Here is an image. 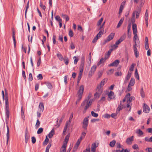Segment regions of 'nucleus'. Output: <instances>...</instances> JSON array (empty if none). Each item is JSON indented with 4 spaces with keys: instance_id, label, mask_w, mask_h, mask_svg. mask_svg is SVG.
Here are the masks:
<instances>
[{
    "instance_id": "nucleus-3",
    "label": "nucleus",
    "mask_w": 152,
    "mask_h": 152,
    "mask_svg": "<svg viewBox=\"0 0 152 152\" xmlns=\"http://www.w3.org/2000/svg\"><path fill=\"white\" fill-rule=\"evenodd\" d=\"M84 88L83 85H82L79 87L77 92V99L76 101V104H77L79 102L82 98L83 93L84 91Z\"/></svg>"
},
{
    "instance_id": "nucleus-16",
    "label": "nucleus",
    "mask_w": 152,
    "mask_h": 152,
    "mask_svg": "<svg viewBox=\"0 0 152 152\" xmlns=\"http://www.w3.org/2000/svg\"><path fill=\"white\" fill-rule=\"evenodd\" d=\"M98 146V145H96L95 143H93L91 145V151L92 152H95L96 148Z\"/></svg>"
},
{
    "instance_id": "nucleus-61",
    "label": "nucleus",
    "mask_w": 152,
    "mask_h": 152,
    "mask_svg": "<svg viewBox=\"0 0 152 152\" xmlns=\"http://www.w3.org/2000/svg\"><path fill=\"white\" fill-rule=\"evenodd\" d=\"M118 47V45H116L115 43V44H114V45H113L111 46L112 49L113 50H114V49H116Z\"/></svg>"
},
{
    "instance_id": "nucleus-17",
    "label": "nucleus",
    "mask_w": 152,
    "mask_h": 152,
    "mask_svg": "<svg viewBox=\"0 0 152 152\" xmlns=\"http://www.w3.org/2000/svg\"><path fill=\"white\" fill-rule=\"evenodd\" d=\"M39 110L40 112H42L44 109V106L42 102H40L39 103Z\"/></svg>"
},
{
    "instance_id": "nucleus-36",
    "label": "nucleus",
    "mask_w": 152,
    "mask_h": 152,
    "mask_svg": "<svg viewBox=\"0 0 152 152\" xmlns=\"http://www.w3.org/2000/svg\"><path fill=\"white\" fill-rule=\"evenodd\" d=\"M140 94H141V96L142 98H143L145 97V94L143 91V88H142L141 89L140 91Z\"/></svg>"
},
{
    "instance_id": "nucleus-59",
    "label": "nucleus",
    "mask_w": 152,
    "mask_h": 152,
    "mask_svg": "<svg viewBox=\"0 0 152 152\" xmlns=\"http://www.w3.org/2000/svg\"><path fill=\"white\" fill-rule=\"evenodd\" d=\"M28 79H29V80L30 81H32L33 80V77H32V75L31 73H30L29 74Z\"/></svg>"
},
{
    "instance_id": "nucleus-19",
    "label": "nucleus",
    "mask_w": 152,
    "mask_h": 152,
    "mask_svg": "<svg viewBox=\"0 0 152 152\" xmlns=\"http://www.w3.org/2000/svg\"><path fill=\"white\" fill-rule=\"evenodd\" d=\"M7 133L6 134V137H7V143L6 144L7 145L8 144V141L10 137V135H9V127L8 125L7 126Z\"/></svg>"
},
{
    "instance_id": "nucleus-57",
    "label": "nucleus",
    "mask_w": 152,
    "mask_h": 152,
    "mask_svg": "<svg viewBox=\"0 0 152 152\" xmlns=\"http://www.w3.org/2000/svg\"><path fill=\"white\" fill-rule=\"evenodd\" d=\"M78 146H79L76 145H75L73 149V152H75L76 151L78 147Z\"/></svg>"
},
{
    "instance_id": "nucleus-41",
    "label": "nucleus",
    "mask_w": 152,
    "mask_h": 152,
    "mask_svg": "<svg viewBox=\"0 0 152 152\" xmlns=\"http://www.w3.org/2000/svg\"><path fill=\"white\" fill-rule=\"evenodd\" d=\"M91 113L92 115L94 117H97L98 116L97 113H94L93 111H92Z\"/></svg>"
},
{
    "instance_id": "nucleus-34",
    "label": "nucleus",
    "mask_w": 152,
    "mask_h": 152,
    "mask_svg": "<svg viewBox=\"0 0 152 152\" xmlns=\"http://www.w3.org/2000/svg\"><path fill=\"white\" fill-rule=\"evenodd\" d=\"M61 16L64 18L66 19V22L69 20V18L67 15L64 14H62Z\"/></svg>"
},
{
    "instance_id": "nucleus-54",
    "label": "nucleus",
    "mask_w": 152,
    "mask_h": 152,
    "mask_svg": "<svg viewBox=\"0 0 152 152\" xmlns=\"http://www.w3.org/2000/svg\"><path fill=\"white\" fill-rule=\"evenodd\" d=\"M132 148L134 149L137 150L138 149V145L136 144H135L132 146Z\"/></svg>"
},
{
    "instance_id": "nucleus-10",
    "label": "nucleus",
    "mask_w": 152,
    "mask_h": 152,
    "mask_svg": "<svg viewBox=\"0 0 152 152\" xmlns=\"http://www.w3.org/2000/svg\"><path fill=\"white\" fill-rule=\"evenodd\" d=\"M126 37V35L124 34L117 41L115 44L116 45H119L122 42L125 38Z\"/></svg>"
},
{
    "instance_id": "nucleus-33",
    "label": "nucleus",
    "mask_w": 152,
    "mask_h": 152,
    "mask_svg": "<svg viewBox=\"0 0 152 152\" xmlns=\"http://www.w3.org/2000/svg\"><path fill=\"white\" fill-rule=\"evenodd\" d=\"M15 33L13 31L12 32V38L13 40V43L14 44V45L15 47L16 46V40L15 38Z\"/></svg>"
},
{
    "instance_id": "nucleus-38",
    "label": "nucleus",
    "mask_w": 152,
    "mask_h": 152,
    "mask_svg": "<svg viewBox=\"0 0 152 152\" xmlns=\"http://www.w3.org/2000/svg\"><path fill=\"white\" fill-rule=\"evenodd\" d=\"M130 96V94L129 93L128 94L125 96L124 98L123 99V102H125L126 100L127 99H128L129 96Z\"/></svg>"
},
{
    "instance_id": "nucleus-51",
    "label": "nucleus",
    "mask_w": 152,
    "mask_h": 152,
    "mask_svg": "<svg viewBox=\"0 0 152 152\" xmlns=\"http://www.w3.org/2000/svg\"><path fill=\"white\" fill-rule=\"evenodd\" d=\"M144 2H145V0H140V4L139 7H140L141 9V7H142V6L143 5V4H144Z\"/></svg>"
},
{
    "instance_id": "nucleus-24",
    "label": "nucleus",
    "mask_w": 152,
    "mask_h": 152,
    "mask_svg": "<svg viewBox=\"0 0 152 152\" xmlns=\"http://www.w3.org/2000/svg\"><path fill=\"white\" fill-rule=\"evenodd\" d=\"M66 146L65 145H63L60 149V152H66Z\"/></svg>"
},
{
    "instance_id": "nucleus-60",
    "label": "nucleus",
    "mask_w": 152,
    "mask_h": 152,
    "mask_svg": "<svg viewBox=\"0 0 152 152\" xmlns=\"http://www.w3.org/2000/svg\"><path fill=\"white\" fill-rule=\"evenodd\" d=\"M130 78V77L127 75L124 81V83H127L128 81L129 80Z\"/></svg>"
},
{
    "instance_id": "nucleus-48",
    "label": "nucleus",
    "mask_w": 152,
    "mask_h": 152,
    "mask_svg": "<svg viewBox=\"0 0 152 152\" xmlns=\"http://www.w3.org/2000/svg\"><path fill=\"white\" fill-rule=\"evenodd\" d=\"M129 100L127 101H128L129 102H131L132 100H134V96H132L130 97H129L128 98Z\"/></svg>"
},
{
    "instance_id": "nucleus-31",
    "label": "nucleus",
    "mask_w": 152,
    "mask_h": 152,
    "mask_svg": "<svg viewBox=\"0 0 152 152\" xmlns=\"http://www.w3.org/2000/svg\"><path fill=\"white\" fill-rule=\"evenodd\" d=\"M145 21H148V12L147 10L146 11L145 15Z\"/></svg>"
},
{
    "instance_id": "nucleus-8",
    "label": "nucleus",
    "mask_w": 152,
    "mask_h": 152,
    "mask_svg": "<svg viewBox=\"0 0 152 152\" xmlns=\"http://www.w3.org/2000/svg\"><path fill=\"white\" fill-rule=\"evenodd\" d=\"M137 44L134 43L133 45V50L134 52V53L135 55V56L136 58L138 57L139 56V53L138 52L137 50V45H138Z\"/></svg>"
},
{
    "instance_id": "nucleus-50",
    "label": "nucleus",
    "mask_w": 152,
    "mask_h": 152,
    "mask_svg": "<svg viewBox=\"0 0 152 152\" xmlns=\"http://www.w3.org/2000/svg\"><path fill=\"white\" fill-rule=\"evenodd\" d=\"M99 28H97L98 30H103V32L104 31V28H103V26L102 25H100L99 26Z\"/></svg>"
},
{
    "instance_id": "nucleus-58",
    "label": "nucleus",
    "mask_w": 152,
    "mask_h": 152,
    "mask_svg": "<svg viewBox=\"0 0 152 152\" xmlns=\"http://www.w3.org/2000/svg\"><path fill=\"white\" fill-rule=\"evenodd\" d=\"M56 36L55 35H53V43L54 44H56Z\"/></svg>"
},
{
    "instance_id": "nucleus-49",
    "label": "nucleus",
    "mask_w": 152,
    "mask_h": 152,
    "mask_svg": "<svg viewBox=\"0 0 152 152\" xmlns=\"http://www.w3.org/2000/svg\"><path fill=\"white\" fill-rule=\"evenodd\" d=\"M55 19L57 21H58L59 22L60 21H62V20L61 19L60 17L58 15L56 16L55 17Z\"/></svg>"
},
{
    "instance_id": "nucleus-40",
    "label": "nucleus",
    "mask_w": 152,
    "mask_h": 152,
    "mask_svg": "<svg viewBox=\"0 0 152 152\" xmlns=\"http://www.w3.org/2000/svg\"><path fill=\"white\" fill-rule=\"evenodd\" d=\"M103 20V18H102L98 21L97 23V25L98 26H99L100 25H101V23H102Z\"/></svg>"
},
{
    "instance_id": "nucleus-56",
    "label": "nucleus",
    "mask_w": 152,
    "mask_h": 152,
    "mask_svg": "<svg viewBox=\"0 0 152 152\" xmlns=\"http://www.w3.org/2000/svg\"><path fill=\"white\" fill-rule=\"evenodd\" d=\"M135 65V64H132L131 67L129 69V70L131 72H132V71H133V69Z\"/></svg>"
},
{
    "instance_id": "nucleus-35",
    "label": "nucleus",
    "mask_w": 152,
    "mask_h": 152,
    "mask_svg": "<svg viewBox=\"0 0 152 152\" xmlns=\"http://www.w3.org/2000/svg\"><path fill=\"white\" fill-rule=\"evenodd\" d=\"M40 122L39 121L38 119H37V122L35 124V126L36 128H38L40 126Z\"/></svg>"
},
{
    "instance_id": "nucleus-4",
    "label": "nucleus",
    "mask_w": 152,
    "mask_h": 152,
    "mask_svg": "<svg viewBox=\"0 0 152 152\" xmlns=\"http://www.w3.org/2000/svg\"><path fill=\"white\" fill-rule=\"evenodd\" d=\"M84 88L83 85H82L79 87L77 92V99L76 101V104H77L79 102L82 98L83 93L84 91Z\"/></svg>"
},
{
    "instance_id": "nucleus-63",
    "label": "nucleus",
    "mask_w": 152,
    "mask_h": 152,
    "mask_svg": "<svg viewBox=\"0 0 152 152\" xmlns=\"http://www.w3.org/2000/svg\"><path fill=\"white\" fill-rule=\"evenodd\" d=\"M110 116L108 114H106L105 115H104L103 117L105 118H109L110 117Z\"/></svg>"
},
{
    "instance_id": "nucleus-44",
    "label": "nucleus",
    "mask_w": 152,
    "mask_h": 152,
    "mask_svg": "<svg viewBox=\"0 0 152 152\" xmlns=\"http://www.w3.org/2000/svg\"><path fill=\"white\" fill-rule=\"evenodd\" d=\"M69 35L70 37H72L73 36V32L71 29L69 30Z\"/></svg>"
},
{
    "instance_id": "nucleus-29",
    "label": "nucleus",
    "mask_w": 152,
    "mask_h": 152,
    "mask_svg": "<svg viewBox=\"0 0 152 152\" xmlns=\"http://www.w3.org/2000/svg\"><path fill=\"white\" fill-rule=\"evenodd\" d=\"M124 20V18H122L119 21V22H118V25L117 26V28H119L121 25L122 24V23L123 21Z\"/></svg>"
},
{
    "instance_id": "nucleus-27",
    "label": "nucleus",
    "mask_w": 152,
    "mask_h": 152,
    "mask_svg": "<svg viewBox=\"0 0 152 152\" xmlns=\"http://www.w3.org/2000/svg\"><path fill=\"white\" fill-rule=\"evenodd\" d=\"M5 112L6 115V120H8V119L9 118L10 114L9 109H5Z\"/></svg>"
},
{
    "instance_id": "nucleus-46",
    "label": "nucleus",
    "mask_w": 152,
    "mask_h": 152,
    "mask_svg": "<svg viewBox=\"0 0 152 152\" xmlns=\"http://www.w3.org/2000/svg\"><path fill=\"white\" fill-rule=\"evenodd\" d=\"M114 71L113 69H111L107 72V74L108 75H111L113 73Z\"/></svg>"
},
{
    "instance_id": "nucleus-6",
    "label": "nucleus",
    "mask_w": 152,
    "mask_h": 152,
    "mask_svg": "<svg viewBox=\"0 0 152 152\" xmlns=\"http://www.w3.org/2000/svg\"><path fill=\"white\" fill-rule=\"evenodd\" d=\"M88 120L87 117L85 118L83 122L82 128L85 129L86 130L88 126Z\"/></svg>"
},
{
    "instance_id": "nucleus-30",
    "label": "nucleus",
    "mask_w": 152,
    "mask_h": 152,
    "mask_svg": "<svg viewBox=\"0 0 152 152\" xmlns=\"http://www.w3.org/2000/svg\"><path fill=\"white\" fill-rule=\"evenodd\" d=\"M5 109H9V102L8 99L5 98Z\"/></svg>"
},
{
    "instance_id": "nucleus-43",
    "label": "nucleus",
    "mask_w": 152,
    "mask_h": 152,
    "mask_svg": "<svg viewBox=\"0 0 152 152\" xmlns=\"http://www.w3.org/2000/svg\"><path fill=\"white\" fill-rule=\"evenodd\" d=\"M96 66L95 65H94L91 67V70L92 71H93L94 72L96 70Z\"/></svg>"
},
{
    "instance_id": "nucleus-21",
    "label": "nucleus",
    "mask_w": 152,
    "mask_h": 152,
    "mask_svg": "<svg viewBox=\"0 0 152 152\" xmlns=\"http://www.w3.org/2000/svg\"><path fill=\"white\" fill-rule=\"evenodd\" d=\"M55 134V130L54 129H52L50 132L48 134V136L50 138H51Z\"/></svg>"
},
{
    "instance_id": "nucleus-45",
    "label": "nucleus",
    "mask_w": 152,
    "mask_h": 152,
    "mask_svg": "<svg viewBox=\"0 0 152 152\" xmlns=\"http://www.w3.org/2000/svg\"><path fill=\"white\" fill-rule=\"evenodd\" d=\"M135 76L136 77V78L138 79L139 80V76L137 72V69H136L135 73Z\"/></svg>"
},
{
    "instance_id": "nucleus-37",
    "label": "nucleus",
    "mask_w": 152,
    "mask_h": 152,
    "mask_svg": "<svg viewBox=\"0 0 152 152\" xmlns=\"http://www.w3.org/2000/svg\"><path fill=\"white\" fill-rule=\"evenodd\" d=\"M116 141L115 140H113L110 142V145L111 147H113Z\"/></svg>"
},
{
    "instance_id": "nucleus-25",
    "label": "nucleus",
    "mask_w": 152,
    "mask_h": 152,
    "mask_svg": "<svg viewBox=\"0 0 152 152\" xmlns=\"http://www.w3.org/2000/svg\"><path fill=\"white\" fill-rule=\"evenodd\" d=\"M135 133L139 134L140 136L142 135L143 134V132L140 129H137L135 132Z\"/></svg>"
},
{
    "instance_id": "nucleus-22",
    "label": "nucleus",
    "mask_w": 152,
    "mask_h": 152,
    "mask_svg": "<svg viewBox=\"0 0 152 152\" xmlns=\"http://www.w3.org/2000/svg\"><path fill=\"white\" fill-rule=\"evenodd\" d=\"M107 58L106 57V56L104 58H102L100 60V61H99L98 64V65L99 66L100 64L104 63L105 60Z\"/></svg>"
},
{
    "instance_id": "nucleus-14",
    "label": "nucleus",
    "mask_w": 152,
    "mask_h": 152,
    "mask_svg": "<svg viewBox=\"0 0 152 152\" xmlns=\"http://www.w3.org/2000/svg\"><path fill=\"white\" fill-rule=\"evenodd\" d=\"M132 28L133 34H137V31L136 24L135 23H133L132 25Z\"/></svg>"
},
{
    "instance_id": "nucleus-12",
    "label": "nucleus",
    "mask_w": 152,
    "mask_h": 152,
    "mask_svg": "<svg viewBox=\"0 0 152 152\" xmlns=\"http://www.w3.org/2000/svg\"><path fill=\"white\" fill-rule=\"evenodd\" d=\"M134 36L133 37V41H134V43L137 44H139V45L140 46V42H139V40H138L137 41V39H138V37L137 35V34H134Z\"/></svg>"
},
{
    "instance_id": "nucleus-39",
    "label": "nucleus",
    "mask_w": 152,
    "mask_h": 152,
    "mask_svg": "<svg viewBox=\"0 0 152 152\" xmlns=\"http://www.w3.org/2000/svg\"><path fill=\"white\" fill-rule=\"evenodd\" d=\"M51 145L50 143H49L47 147H46V150L45 151V152H49V149L50 148L51 146Z\"/></svg>"
},
{
    "instance_id": "nucleus-13",
    "label": "nucleus",
    "mask_w": 152,
    "mask_h": 152,
    "mask_svg": "<svg viewBox=\"0 0 152 152\" xmlns=\"http://www.w3.org/2000/svg\"><path fill=\"white\" fill-rule=\"evenodd\" d=\"M134 136H132L131 137L127 138L126 140V143L128 145H131L132 143V142L133 141V138Z\"/></svg>"
},
{
    "instance_id": "nucleus-28",
    "label": "nucleus",
    "mask_w": 152,
    "mask_h": 152,
    "mask_svg": "<svg viewBox=\"0 0 152 152\" xmlns=\"http://www.w3.org/2000/svg\"><path fill=\"white\" fill-rule=\"evenodd\" d=\"M134 84V79L133 78H132L131 79L130 82L129 83L128 85L129 86H133Z\"/></svg>"
},
{
    "instance_id": "nucleus-18",
    "label": "nucleus",
    "mask_w": 152,
    "mask_h": 152,
    "mask_svg": "<svg viewBox=\"0 0 152 152\" xmlns=\"http://www.w3.org/2000/svg\"><path fill=\"white\" fill-rule=\"evenodd\" d=\"M119 63V61L118 60H115L114 62H113L112 63L110 64L109 65V66H116Z\"/></svg>"
},
{
    "instance_id": "nucleus-2",
    "label": "nucleus",
    "mask_w": 152,
    "mask_h": 152,
    "mask_svg": "<svg viewBox=\"0 0 152 152\" xmlns=\"http://www.w3.org/2000/svg\"><path fill=\"white\" fill-rule=\"evenodd\" d=\"M91 97V95L90 94L88 96L87 98L81 104V106H85L84 108V110L83 111V113H85L87 109L89 107L91 104L92 100L90 99Z\"/></svg>"
},
{
    "instance_id": "nucleus-42",
    "label": "nucleus",
    "mask_w": 152,
    "mask_h": 152,
    "mask_svg": "<svg viewBox=\"0 0 152 152\" xmlns=\"http://www.w3.org/2000/svg\"><path fill=\"white\" fill-rule=\"evenodd\" d=\"M43 130V128H39L38 129V130L37 131V133L38 134H40L42 132Z\"/></svg>"
},
{
    "instance_id": "nucleus-32",
    "label": "nucleus",
    "mask_w": 152,
    "mask_h": 152,
    "mask_svg": "<svg viewBox=\"0 0 152 152\" xmlns=\"http://www.w3.org/2000/svg\"><path fill=\"white\" fill-rule=\"evenodd\" d=\"M57 56L59 59L61 61H62L64 60L63 57L62 55L60 53H58L57 54Z\"/></svg>"
},
{
    "instance_id": "nucleus-20",
    "label": "nucleus",
    "mask_w": 152,
    "mask_h": 152,
    "mask_svg": "<svg viewBox=\"0 0 152 152\" xmlns=\"http://www.w3.org/2000/svg\"><path fill=\"white\" fill-rule=\"evenodd\" d=\"M121 101L120 102V105L118 106V108H117L116 111V113H118L119 112L120 110H121L123 107V105L121 104Z\"/></svg>"
},
{
    "instance_id": "nucleus-11",
    "label": "nucleus",
    "mask_w": 152,
    "mask_h": 152,
    "mask_svg": "<svg viewBox=\"0 0 152 152\" xmlns=\"http://www.w3.org/2000/svg\"><path fill=\"white\" fill-rule=\"evenodd\" d=\"M144 106L143 108V111L145 113H148L150 110V107L145 104H144Z\"/></svg>"
},
{
    "instance_id": "nucleus-15",
    "label": "nucleus",
    "mask_w": 152,
    "mask_h": 152,
    "mask_svg": "<svg viewBox=\"0 0 152 152\" xmlns=\"http://www.w3.org/2000/svg\"><path fill=\"white\" fill-rule=\"evenodd\" d=\"M70 137V134H68L66 137L63 145H65L67 146V144L69 140V138Z\"/></svg>"
},
{
    "instance_id": "nucleus-9",
    "label": "nucleus",
    "mask_w": 152,
    "mask_h": 152,
    "mask_svg": "<svg viewBox=\"0 0 152 152\" xmlns=\"http://www.w3.org/2000/svg\"><path fill=\"white\" fill-rule=\"evenodd\" d=\"M108 96L107 100L109 101H110L111 99H113L115 98L114 93L112 91H110L108 94Z\"/></svg>"
},
{
    "instance_id": "nucleus-53",
    "label": "nucleus",
    "mask_w": 152,
    "mask_h": 152,
    "mask_svg": "<svg viewBox=\"0 0 152 152\" xmlns=\"http://www.w3.org/2000/svg\"><path fill=\"white\" fill-rule=\"evenodd\" d=\"M37 77L38 80H42L43 79V77L41 74H39L37 75Z\"/></svg>"
},
{
    "instance_id": "nucleus-7",
    "label": "nucleus",
    "mask_w": 152,
    "mask_h": 152,
    "mask_svg": "<svg viewBox=\"0 0 152 152\" xmlns=\"http://www.w3.org/2000/svg\"><path fill=\"white\" fill-rule=\"evenodd\" d=\"M114 33H111L110 35L108 36L107 39L105 40L103 44H105L107 42H108L112 39L114 37Z\"/></svg>"
},
{
    "instance_id": "nucleus-5",
    "label": "nucleus",
    "mask_w": 152,
    "mask_h": 152,
    "mask_svg": "<svg viewBox=\"0 0 152 152\" xmlns=\"http://www.w3.org/2000/svg\"><path fill=\"white\" fill-rule=\"evenodd\" d=\"M141 9L140 7H137L136 10L134 11L133 12L132 17L133 18H134L135 17L136 18H138L139 15L141 12Z\"/></svg>"
},
{
    "instance_id": "nucleus-23",
    "label": "nucleus",
    "mask_w": 152,
    "mask_h": 152,
    "mask_svg": "<svg viewBox=\"0 0 152 152\" xmlns=\"http://www.w3.org/2000/svg\"><path fill=\"white\" fill-rule=\"evenodd\" d=\"M25 142L27 143L30 138V136L29 133H25Z\"/></svg>"
},
{
    "instance_id": "nucleus-62",
    "label": "nucleus",
    "mask_w": 152,
    "mask_h": 152,
    "mask_svg": "<svg viewBox=\"0 0 152 152\" xmlns=\"http://www.w3.org/2000/svg\"><path fill=\"white\" fill-rule=\"evenodd\" d=\"M31 141L32 142L33 144L35 143L36 141V139L35 137H31Z\"/></svg>"
},
{
    "instance_id": "nucleus-1",
    "label": "nucleus",
    "mask_w": 152,
    "mask_h": 152,
    "mask_svg": "<svg viewBox=\"0 0 152 152\" xmlns=\"http://www.w3.org/2000/svg\"><path fill=\"white\" fill-rule=\"evenodd\" d=\"M107 81L105 79L102 80L100 83L97 86L96 92L94 94L95 98H98L102 93L103 90V86Z\"/></svg>"
},
{
    "instance_id": "nucleus-26",
    "label": "nucleus",
    "mask_w": 152,
    "mask_h": 152,
    "mask_svg": "<svg viewBox=\"0 0 152 152\" xmlns=\"http://www.w3.org/2000/svg\"><path fill=\"white\" fill-rule=\"evenodd\" d=\"M103 34V30H100L99 31V33L97 34L96 37L99 39L101 37L102 35Z\"/></svg>"
},
{
    "instance_id": "nucleus-52",
    "label": "nucleus",
    "mask_w": 152,
    "mask_h": 152,
    "mask_svg": "<svg viewBox=\"0 0 152 152\" xmlns=\"http://www.w3.org/2000/svg\"><path fill=\"white\" fill-rule=\"evenodd\" d=\"M94 72L90 70L88 73V76L89 77H91L94 74Z\"/></svg>"
},
{
    "instance_id": "nucleus-64",
    "label": "nucleus",
    "mask_w": 152,
    "mask_h": 152,
    "mask_svg": "<svg viewBox=\"0 0 152 152\" xmlns=\"http://www.w3.org/2000/svg\"><path fill=\"white\" fill-rule=\"evenodd\" d=\"M64 61L65 62V63L66 65H67L69 63V59L68 58H65L64 59Z\"/></svg>"
},
{
    "instance_id": "nucleus-55",
    "label": "nucleus",
    "mask_w": 152,
    "mask_h": 152,
    "mask_svg": "<svg viewBox=\"0 0 152 152\" xmlns=\"http://www.w3.org/2000/svg\"><path fill=\"white\" fill-rule=\"evenodd\" d=\"M49 141V139L47 138V137L46 136V139L43 142L44 145H46Z\"/></svg>"
},
{
    "instance_id": "nucleus-47",
    "label": "nucleus",
    "mask_w": 152,
    "mask_h": 152,
    "mask_svg": "<svg viewBox=\"0 0 152 152\" xmlns=\"http://www.w3.org/2000/svg\"><path fill=\"white\" fill-rule=\"evenodd\" d=\"M70 47L72 50L74 49L75 48L74 44L72 42H71Z\"/></svg>"
}]
</instances>
